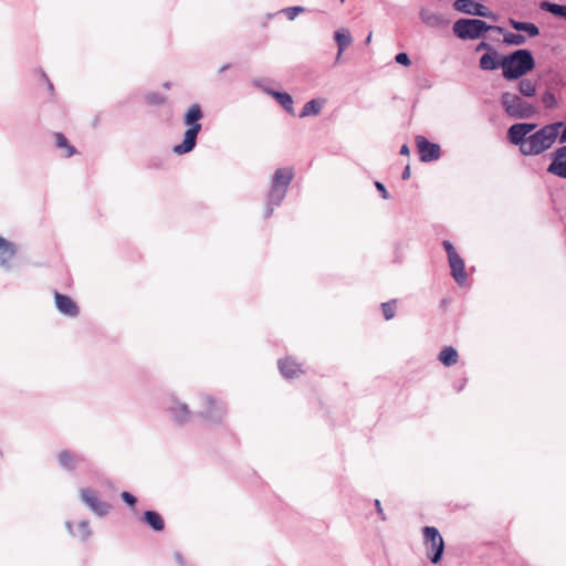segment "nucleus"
Returning <instances> with one entry per match:
<instances>
[{
	"mask_svg": "<svg viewBox=\"0 0 566 566\" xmlns=\"http://www.w3.org/2000/svg\"><path fill=\"white\" fill-rule=\"evenodd\" d=\"M563 125L562 122L552 123L528 135L537 125L535 123H516L507 129V139L511 144L518 146L524 156H536L553 146Z\"/></svg>",
	"mask_w": 566,
	"mask_h": 566,
	"instance_id": "obj_1",
	"label": "nucleus"
},
{
	"mask_svg": "<svg viewBox=\"0 0 566 566\" xmlns=\"http://www.w3.org/2000/svg\"><path fill=\"white\" fill-rule=\"evenodd\" d=\"M66 527L74 537H78L81 541L87 539L91 535L88 523L86 521H82L76 531L72 530V524L70 522H66Z\"/></svg>",
	"mask_w": 566,
	"mask_h": 566,
	"instance_id": "obj_26",
	"label": "nucleus"
},
{
	"mask_svg": "<svg viewBox=\"0 0 566 566\" xmlns=\"http://www.w3.org/2000/svg\"><path fill=\"white\" fill-rule=\"evenodd\" d=\"M334 39L337 43L338 48V56L345 51L347 46L352 43V36L349 33H345L343 30H338L335 32Z\"/></svg>",
	"mask_w": 566,
	"mask_h": 566,
	"instance_id": "obj_27",
	"label": "nucleus"
},
{
	"mask_svg": "<svg viewBox=\"0 0 566 566\" xmlns=\"http://www.w3.org/2000/svg\"><path fill=\"white\" fill-rule=\"evenodd\" d=\"M458 357V352L451 346L444 347L439 354L440 361L448 367L457 364Z\"/></svg>",
	"mask_w": 566,
	"mask_h": 566,
	"instance_id": "obj_25",
	"label": "nucleus"
},
{
	"mask_svg": "<svg viewBox=\"0 0 566 566\" xmlns=\"http://www.w3.org/2000/svg\"><path fill=\"white\" fill-rule=\"evenodd\" d=\"M500 103L505 114L514 119H528L538 113V107L525 101L521 95L512 92H503Z\"/></svg>",
	"mask_w": 566,
	"mask_h": 566,
	"instance_id": "obj_5",
	"label": "nucleus"
},
{
	"mask_svg": "<svg viewBox=\"0 0 566 566\" xmlns=\"http://www.w3.org/2000/svg\"><path fill=\"white\" fill-rule=\"evenodd\" d=\"M399 153H400V155L408 156V155H409V153H410L408 145H407V144H403V145L401 146V148H400V151H399Z\"/></svg>",
	"mask_w": 566,
	"mask_h": 566,
	"instance_id": "obj_44",
	"label": "nucleus"
},
{
	"mask_svg": "<svg viewBox=\"0 0 566 566\" xmlns=\"http://www.w3.org/2000/svg\"><path fill=\"white\" fill-rule=\"evenodd\" d=\"M507 22L511 28L518 32H525L530 38H535L539 34L538 27L532 22H522L513 18H509Z\"/></svg>",
	"mask_w": 566,
	"mask_h": 566,
	"instance_id": "obj_16",
	"label": "nucleus"
},
{
	"mask_svg": "<svg viewBox=\"0 0 566 566\" xmlns=\"http://www.w3.org/2000/svg\"><path fill=\"white\" fill-rule=\"evenodd\" d=\"M423 545L426 555L432 564H438L444 552V541L434 526H424L422 528Z\"/></svg>",
	"mask_w": 566,
	"mask_h": 566,
	"instance_id": "obj_7",
	"label": "nucleus"
},
{
	"mask_svg": "<svg viewBox=\"0 0 566 566\" xmlns=\"http://www.w3.org/2000/svg\"><path fill=\"white\" fill-rule=\"evenodd\" d=\"M539 9L546 12L554 14L555 17L563 18L566 20V6L553 3L549 1H542L539 3Z\"/></svg>",
	"mask_w": 566,
	"mask_h": 566,
	"instance_id": "obj_22",
	"label": "nucleus"
},
{
	"mask_svg": "<svg viewBox=\"0 0 566 566\" xmlns=\"http://www.w3.org/2000/svg\"><path fill=\"white\" fill-rule=\"evenodd\" d=\"M54 298L56 308L63 315L74 317L78 314V307L71 297L55 292Z\"/></svg>",
	"mask_w": 566,
	"mask_h": 566,
	"instance_id": "obj_15",
	"label": "nucleus"
},
{
	"mask_svg": "<svg viewBox=\"0 0 566 566\" xmlns=\"http://www.w3.org/2000/svg\"><path fill=\"white\" fill-rule=\"evenodd\" d=\"M175 559L179 564V566H187V563L180 553H175Z\"/></svg>",
	"mask_w": 566,
	"mask_h": 566,
	"instance_id": "obj_41",
	"label": "nucleus"
},
{
	"mask_svg": "<svg viewBox=\"0 0 566 566\" xmlns=\"http://www.w3.org/2000/svg\"><path fill=\"white\" fill-rule=\"evenodd\" d=\"M480 67L484 71H493L501 66V61L497 60V52L495 50L485 53L481 56Z\"/></svg>",
	"mask_w": 566,
	"mask_h": 566,
	"instance_id": "obj_18",
	"label": "nucleus"
},
{
	"mask_svg": "<svg viewBox=\"0 0 566 566\" xmlns=\"http://www.w3.org/2000/svg\"><path fill=\"white\" fill-rule=\"evenodd\" d=\"M542 102H543L545 108H548V109H552V108L556 107V105H557L556 96L551 91H546L542 95Z\"/></svg>",
	"mask_w": 566,
	"mask_h": 566,
	"instance_id": "obj_32",
	"label": "nucleus"
},
{
	"mask_svg": "<svg viewBox=\"0 0 566 566\" xmlns=\"http://www.w3.org/2000/svg\"><path fill=\"white\" fill-rule=\"evenodd\" d=\"M144 521L154 530V531H163L165 527L164 520L161 516L154 511H146L144 514Z\"/></svg>",
	"mask_w": 566,
	"mask_h": 566,
	"instance_id": "obj_24",
	"label": "nucleus"
},
{
	"mask_svg": "<svg viewBox=\"0 0 566 566\" xmlns=\"http://www.w3.org/2000/svg\"><path fill=\"white\" fill-rule=\"evenodd\" d=\"M14 245L0 237V264L7 266L8 262L14 256Z\"/></svg>",
	"mask_w": 566,
	"mask_h": 566,
	"instance_id": "obj_19",
	"label": "nucleus"
},
{
	"mask_svg": "<svg viewBox=\"0 0 566 566\" xmlns=\"http://www.w3.org/2000/svg\"><path fill=\"white\" fill-rule=\"evenodd\" d=\"M450 269H451V275L454 279V281L462 285L468 280V274L465 272V264L463 259L459 255V253L452 255L448 259Z\"/></svg>",
	"mask_w": 566,
	"mask_h": 566,
	"instance_id": "obj_12",
	"label": "nucleus"
},
{
	"mask_svg": "<svg viewBox=\"0 0 566 566\" xmlns=\"http://www.w3.org/2000/svg\"><path fill=\"white\" fill-rule=\"evenodd\" d=\"M81 499L83 503L96 515L104 516L109 511V505L105 502H102L96 496L95 492L91 489H82Z\"/></svg>",
	"mask_w": 566,
	"mask_h": 566,
	"instance_id": "obj_10",
	"label": "nucleus"
},
{
	"mask_svg": "<svg viewBox=\"0 0 566 566\" xmlns=\"http://www.w3.org/2000/svg\"><path fill=\"white\" fill-rule=\"evenodd\" d=\"M122 499L125 503H127L128 505H134L136 503V499L133 494H130L129 492H123L122 493Z\"/></svg>",
	"mask_w": 566,
	"mask_h": 566,
	"instance_id": "obj_37",
	"label": "nucleus"
},
{
	"mask_svg": "<svg viewBox=\"0 0 566 566\" xmlns=\"http://www.w3.org/2000/svg\"><path fill=\"white\" fill-rule=\"evenodd\" d=\"M421 18L428 24H432L433 23L432 21L438 22L440 20L439 15H437V14H432V15L426 18L424 14L421 13Z\"/></svg>",
	"mask_w": 566,
	"mask_h": 566,
	"instance_id": "obj_39",
	"label": "nucleus"
},
{
	"mask_svg": "<svg viewBox=\"0 0 566 566\" xmlns=\"http://www.w3.org/2000/svg\"><path fill=\"white\" fill-rule=\"evenodd\" d=\"M148 101L153 104H160L163 98L159 95H151L148 97Z\"/></svg>",
	"mask_w": 566,
	"mask_h": 566,
	"instance_id": "obj_43",
	"label": "nucleus"
},
{
	"mask_svg": "<svg viewBox=\"0 0 566 566\" xmlns=\"http://www.w3.org/2000/svg\"><path fill=\"white\" fill-rule=\"evenodd\" d=\"M489 30L503 33L504 29L499 25H490L480 19H459L453 24V33L461 40H475L484 35Z\"/></svg>",
	"mask_w": 566,
	"mask_h": 566,
	"instance_id": "obj_6",
	"label": "nucleus"
},
{
	"mask_svg": "<svg viewBox=\"0 0 566 566\" xmlns=\"http://www.w3.org/2000/svg\"><path fill=\"white\" fill-rule=\"evenodd\" d=\"M342 3H344L345 0H339Z\"/></svg>",
	"mask_w": 566,
	"mask_h": 566,
	"instance_id": "obj_47",
	"label": "nucleus"
},
{
	"mask_svg": "<svg viewBox=\"0 0 566 566\" xmlns=\"http://www.w3.org/2000/svg\"><path fill=\"white\" fill-rule=\"evenodd\" d=\"M416 146L420 160L423 163L438 160L441 156L440 145L429 142L424 136L418 135L416 137Z\"/></svg>",
	"mask_w": 566,
	"mask_h": 566,
	"instance_id": "obj_9",
	"label": "nucleus"
},
{
	"mask_svg": "<svg viewBox=\"0 0 566 566\" xmlns=\"http://www.w3.org/2000/svg\"><path fill=\"white\" fill-rule=\"evenodd\" d=\"M503 42L507 45H522L526 42V38L521 33L504 32Z\"/></svg>",
	"mask_w": 566,
	"mask_h": 566,
	"instance_id": "obj_29",
	"label": "nucleus"
},
{
	"mask_svg": "<svg viewBox=\"0 0 566 566\" xmlns=\"http://www.w3.org/2000/svg\"><path fill=\"white\" fill-rule=\"evenodd\" d=\"M269 93L276 99V102L283 107L285 112L294 115L293 98L289 93L269 91Z\"/></svg>",
	"mask_w": 566,
	"mask_h": 566,
	"instance_id": "obj_20",
	"label": "nucleus"
},
{
	"mask_svg": "<svg viewBox=\"0 0 566 566\" xmlns=\"http://www.w3.org/2000/svg\"><path fill=\"white\" fill-rule=\"evenodd\" d=\"M410 178V166L407 165L401 174V179L407 180Z\"/></svg>",
	"mask_w": 566,
	"mask_h": 566,
	"instance_id": "obj_42",
	"label": "nucleus"
},
{
	"mask_svg": "<svg viewBox=\"0 0 566 566\" xmlns=\"http://www.w3.org/2000/svg\"><path fill=\"white\" fill-rule=\"evenodd\" d=\"M453 9L465 14L489 18L493 21L496 20V15L491 10L474 0H455Z\"/></svg>",
	"mask_w": 566,
	"mask_h": 566,
	"instance_id": "obj_8",
	"label": "nucleus"
},
{
	"mask_svg": "<svg viewBox=\"0 0 566 566\" xmlns=\"http://www.w3.org/2000/svg\"><path fill=\"white\" fill-rule=\"evenodd\" d=\"M476 51H481V50H488V51H493V48L491 46V44H489L488 42H480L478 45H476Z\"/></svg>",
	"mask_w": 566,
	"mask_h": 566,
	"instance_id": "obj_40",
	"label": "nucleus"
},
{
	"mask_svg": "<svg viewBox=\"0 0 566 566\" xmlns=\"http://www.w3.org/2000/svg\"><path fill=\"white\" fill-rule=\"evenodd\" d=\"M170 412L174 420L179 423H184L190 417V411L187 405L184 403H176L175 406L170 407Z\"/></svg>",
	"mask_w": 566,
	"mask_h": 566,
	"instance_id": "obj_23",
	"label": "nucleus"
},
{
	"mask_svg": "<svg viewBox=\"0 0 566 566\" xmlns=\"http://www.w3.org/2000/svg\"><path fill=\"white\" fill-rule=\"evenodd\" d=\"M375 187L377 188V190L380 192L381 197L384 199H389V193L386 189V187L384 186V184L379 182V181H376L375 182Z\"/></svg>",
	"mask_w": 566,
	"mask_h": 566,
	"instance_id": "obj_36",
	"label": "nucleus"
},
{
	"mask_svg": "<svg viewBox=\"0 0 566 566\" xmlns=\"http://www.w3.org/2000/svg\"><path fill=\"white\" fill-rule=\"evenodd\" d=\"M228 67H229L228 65H223V66L220 69V72L226 71Z\"/></svg>",
	"mask_w": 566,
	"mask_h": 566,
	"instance_id": "obj_46",
	"label": "nucleus"
},
{
	"mask_svg": "<svg viewBox=\"0 0 566 566\" xmlns=\"http://www.w3.org/2000/svg\"><path fill=\"white\" fill-rule=\"evenodd\" d=\"M294 177L292 168H279L275 170L271 188L266 197V207L264 210V218H270L274 208L280 206L286 196L287 188Z\"/></svg>",
	"mask_w": 566,
	"mask_h": 566,
	"instance_id": "obj_3",
	"label": "nucleus"
},
{
	"mask_svg": "<svg viewBox=\"0 0 566 566\" xmlns=\"http://www.w3.org/2000/svg\"><path fill=\"white\" fill-rule=\"evenodd\" d=\"M395 61L403 66H409L411 64L410 57L406 52L398 53L395 56Z\"/></svg>",
	"mask_w": 566,
	"mask_h": 566,
	"instance_id": "obj_34",
	"label": "nucleus"
},
{
	"mask_svg": "<svg viewBox=\"0 0 566 566\" xmlns=\"http://www.w3.org/2000/svg\"><path fill=\"white\" fill-rule=\"evenodd\" d=\"M202 117L203 113L200 105L193 104L189 107L184 116V124L188 126V129L185 132L184 140L174 146L172 151L175 154L185 155L195 148L198 134L201 130V124L199 122Z\"/></svg>",
	"mask_w": 566,
	"mask_h": 566,
	"instance_id": "obj_4",
	"label": "nucleus"
},
{
	"mask_svg": "<svg viewBox=\"0 0 566 566\" xmlns=\"http://www.w3.org/2000/svg\"><path fill=\"white\" fill-rule=\"evenodd\" d=\"M375 506H376V511L380 517L381 521H386V515L384 513V510L380 505V501L379 500H375Z\"/></svg>",
	"mask_w": 566,
	"mask_h": 566,
	"instance_id": "obj_38",
	"label": "nucleus"
},
{
	"mask_svg": "<svg viewBox=\"0 0 566 566\" xmlns=\"http://www.w3.org/2000/svg\"><path fill=\"white\" fill-rule=\"evenodd\" d=\"M371 40V33L368 34L367 39H366V43H369Z\"/></svg>",
	"mask_w": 566,
	"mask_h": 566,
	"instance_id": "obj_45",
	"label": "nucleus"
},
{
	"mask_svg": "<svg viewBox=\"0 0 566 566\" xmlns=\"http://www.w3.org/2000/svg\"><path fill=\"white\" fill-rule=\"evenodd\" d=\"M303 7H289L283 10L289 20H294L298 13L303 12Z\"/></svg>",
	"mask_w": 566,
	"mask_h": 566,
	"instance_id": "obj_33",
	"label": "nucleus"
},
{
	"mask_svg": "<svg viewBox=\"0 0 566 566\" xmlns=\"http://www.w3.org/2000/svg\"><path fill=\"white\" fill-rule=\"evenodd\" d=\"M277 366L282 376L286 379L297 378L304 374L302 364L297 363L293 357L286 356L277 361Z\"/></svg>",
	"mask_w": 566,
	"mask_h": 566,
	"instance_id": "obj_11",
	"label": "nucleus"
},
{
	"mask_svg": "<svg viewBox=\"0 0 566 566\" xmlns=\"http://www.w3.org/2000/svg\"><path fill=\"white\" fill-rule=\"evenodd\" d=\"M547 171L566 179V145L555 151V159L549 164Z\"/></svg>",
	"mask_w": 566,
	"mask_h": 566,
	"instance_id": "obj_13",
	"label": "nucleus"
},
{
	"mask_svg": "<svg viewBox=\"0 0 566 566\" xmlns=\"http://www.w3.org/2000/svg\"><path fill=\"white\" fill-rule=\"evenodd\" d=\"M206 410L202 411V416L211 422H218L224 415V408L221 403H218L212 397L207 396L205 398Z\"/></svg>",
	"mask_w": 566,
	"mask_h": 566,
	"instance_id": "obj_14",
	"label": "nucleus"
},
{
	"mask_svg": "<svg viewBox=\"0 0 566 566\" xmlns=\"http://www.w3.org/2000/svg\"><path fill=\"white\" fill-rule=\"evenodd\" d=\"M59 461L63 468L73 469L81 461V458L70 453L69 451H63L59 455Z\"/></svg>",
	"mask_w": 566,
	"mask_h": 566,
	"instance_id": "obj_28",
	"label": "nucleus"
},
{
	"mask_svg": "<svg viewBox=\"0 0 566 566\" xmlns=\"http://www.w3.org/2000/svg\"><path fill=\"white\" fill-rule=\"evenodd\" d=\"M55 138H56V146L60 148H65L67 157H71L75 153L74 147L69 144L67 139L65 138V136L63 134L56 133Z\"/></svg>",
	"mask_w": 566,
	"mask_h": 566,
	"instance_id": "obj_30",
	"label": "nucleus"
},
{
	"mask_svg": "<svg viewBox=\"0 0 566 566\" xmlns=\"http://www.w3.org/2000/svg\"><path fill=\"white\" fill-rule=\"evenodd\" d=\"M442 245H443V248H444V250H446V252H447L448 259H449V258H451L452 255H454V254H457V253H458V252L455 251V249H454L453 244H452L450 241L444 240V241L442 242Z\"/></svg>",
	"mask_w": 566,
	"mask_h": 566,
	"instance_id": "obj_35",
	"label": "nucleus"
},
{
	"mask_svg": "<svg viewBox=\"0 0 566 566\" xmlns=\"http://www.w3.org/2000/svg\"><path fill=\"white\" fill-rule=\"evenodd\" d=\"M325 102H326V99H324V98H314V99L308 101L307 103L304 104L298 116L301 118H304L307 116L319 114Z\"/></svg>",
	"mask_w": 566,
	"mask_h": 566,
	"instance_id": "obj_17",
	"label": "nucleus"
},
{
	"mask_svg": "<svg viewBox=\"0 0 566 566\" xmlns=\"http://www.w3.org/2000/svg\"><path fill=\"white\" fill-rule=\"evenodd\" d=\"M501 67L505 80H518L534 70L535 59L530 50L518 49L502 57Z\"/></svg>",
	"mask_w": 566,
	"mask_h": 566,
	"instance_id": "obj_2",
	"label": "nucleus"
},
{
	"mask_svg": "<svg viewBox=\"0 0 566 566\" xmlns=\"http://www.w3.org/2000/svg\"><path fill=\"white\" fill-rule=\"evenodd\" d=\"M381 311L385 319L389 321L394 318L396 313V301L385 302L381 304Z\"/></svg>",
	"mask_w": 566,
	"mask_h": 566,
	"instance_id": "obj_31",
	"label": "nucleus"
},
{
	"mask_svg": "<svg viewBox=\"0 0 566 566\" xmlns=\"http://www.w3.org/2000/svg\"><path fill=\"white\" fill-rule=\"evenodd\" d=\"M517 90L522 97H533L536 94L537 83L531 78H522L517 84Z\"/></svg>",
	"mask_w": 566,
	"mask_h": 566,
	"instance_id": "obj_21",
	"label": "nucleus"
}]
</instances>
